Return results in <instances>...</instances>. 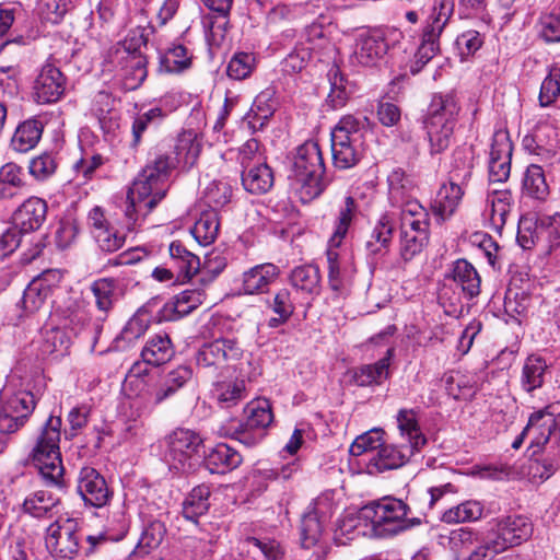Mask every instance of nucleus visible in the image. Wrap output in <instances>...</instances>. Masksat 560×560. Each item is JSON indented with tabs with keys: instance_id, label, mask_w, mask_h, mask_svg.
Returning a JSON list of instances; mask_svg holds the SVG:
<instances>
[{
	"instance_id": "14",
	"label": "nucleus",
	"mask_w": 560,
	"mask_h": 560,
	"mask_svg": "<svg viewBox=\"0 0 560 560\" xmlns=\"http://www.w3.org/2000/svg\"><path fill=\"white\" fill-rule=\"evenodd\" d=\"M77 490L86 505L102 508L110 499V491L105 478L93 467L81 468Z\"/></svg>"
},
{
	"instance_id": "6",
	"label": "nucleus",
	"mask_w": 560,
	"mask_h": 560,
	"mask_svg": "<svg viewBox=\"0 0 560 560\" xmlns=\"http://www.w3.org/2000/svg\"><path fill=\"white\" fill-rule=\"evenodd\" d=\"M325 164L322 151L316 141H306L301 144L293 161V175L304 194L315 198L324 190Z\"/></svg>"
},
{
	"instance_id": "50",
	"label": "nucleus",
	"mask_w": 560,
	"mask_h": 560,
	"mask_svg": "<svg viewBox=\"0 0 560 560\" xmlns=\"http://www.w3.org/2000/svg\"><path fill=\"white\" fill-rule=\"evenodd\" d=\"M524 192L535 199L542 200L549 194V187L542 168L539 165L530 164L523 179Z\"/></svg>"
},
{
	"instance_id": "60",
	"label": "nucleus",
	"mask_w": 560,
	"mask_h": 560,
	"mask_svg": "<svg viewBox=\"0 0 560 560\" xmlns=\"http://www.w3.org/2000/svg\"><path fill=\"white\" fill-rule=\"evenodd\" d=\"M256 67V58L250 52H236L228 65V75L234 80L248 78Z\"/></svg>"
},
{
	"instance_id": "59",
	"label": "nucleus",
	"mask_w": 560,
	"mask_h": 560,
	"mask_svg": "<svg viewBox=\"0 0 560 560\" xmlns=\"http://www.w3.org/2000/svg\"><path fill=\"white\" fill-rule=\"evenodd\" d=\"M383 433L381 429H373L359 435L350 445V454L352 456H361L372 452L373 455L383 445Z\"/></svg>"
},
{
	"instance_id": "9",
	"label": "nucleus",
	"mask_w": 560,
	"mask_h": 560,
	"mask_svg": "<svg viewBox=\"0 0 560 560\" xmlns=\"http://www.w3.org/2000/svg\"><path fill=\"white\" fill-rule=\"evenodd\" d=\"M166 445L165 460L171 468L185 471L191 467L189 460L199 453L202 439L191 430L177 429L166 438Z\"/></svg>"
},
{
	"instance_id": "40",
	"label": "nucleus",
	"mask_w": 560,
	"mask_h": 560,
	"mask_svg": "<svg viewBox=\"0 0 560 560\" xmlns=\"http://www.w3.org/2000/svg\"><path fill=\"white\" fill-rule=\"evenodd\" d=\"M219 214L214 209H208L201 212L195 222L191 234L195 240L203 246L212 244L219 233Z\"/></svg>"
},
{
	"instance_id": "53",
	"label": "nucleus",
	"mask_w": 560,
	"mask_h": 560,
	"mask_svg": "<svg viewBox=\"0 0 560 560\" xmlns=\"http://www.w3.org/2000/svg\"><path fill=\"white\" fill-rule=\"evenodd\" d=\"M511 194L509 191H494L488 198L490 206L489 219L494 229L504 226L511 208Z\"/></svg>"
},
{
	"instance_id": "44",
	"label": "nucleus",
	"mask_w": 560,
	"mask_h": 560,
	"mask_svg": "<svg viewBox=\"0 0 560 560\" xmlns=\"http://www.w3.org/2000/svg\"><path fill=\"white\" fill-rule=\"evenodd\" d=\"M213 396L222 408H230L246 398V387L243 380L219 382L214 385Z\"/></svg>"
},
{
	"instance_id": "21",
	"label": "nucleus",
	"mask_w": 560,
	"mask_h": 560,
	"mask_svg": "<svg viewBox=\"0 0 560 560\" xmlns=\"http://www.w3.org/2000/svg\"><path fill=\"white\" fill-rule=\"evenodd\" d=\"M279 276V267L271 262L256 265L243 273L242 284L244 293H265L269 285L273 283Z\"/></svg>"
},
{
	"instance_id": "3",
	"label": "nucleus",
	"mask_w": 560,
	"mask_h": 560,
	"mask_svg": "<svg viewBox=\"0 0 560 560\" xmlns=\"http://www.w3.org/2000/svg\"><path fill=\"white\" fill-rule=\"evenodd\" d=\"M61 418L50 416L32 451V462L48 486L60 487L63 480V466L60 454Z\"/></svg>"
},
{
	"instance_id": "13",
	"label": "nucleus",
	"mask_w": 560,
	"mask_h": 560,
	"mask_svg": "<svg viewBox=\"0 0 560 560\" xmlns=\"http://www.w3.org/2000/svg\"><path fill=\"white\" fill-rule=\"evenodd\" d=\"M332 514V504L327 497H318L310 503L301 521L302 545L310 548L318 540L323 524Z\"/></svg>"
},
{
	"instance_id": "49",
	"label": "nucleus",
	"mask_w": 560,
	"mask_h": 560,
	"mask_svg": "<svg viewBox=\"0 0 560 560\" xmlns=\"http://www.w3.org/2000/svg\"><path fill=\"white\" fill-rule=\"evenodd\" d=\"M328 79L330 91L327 102L334 109L341 108L347 104L352 93V88L336 67L329 70Z\"/></svg>"
},
{
	"instance_id": "57",
	"label": "nucleus",
	"mask_w": 560,
	"mask_h": 560,
	"mask_svg": "<svg viewBox=\"0 0 560 560\" xmlns=\"http://www.w3.org/2000/svg\"><path fill=\"white\" fill-rule=\"evenodd\" d=\"M552 431L547 442L548 453L534 460V467L544 468L545 475H550V477L560 467V431Z\"/></svg>"
},
{
	"instance_id": "11",
	"label": "nucleus",
	"mask_w": 560,
	"mask_h": 560,
	"mask_svg": "<svg viewBox=\"0 0 560 560\" xmlns=\"http://www.w3.org/2000/svg\"><path fill=\"white\" fill-rule=\"evenodd\" d=\"M246 420L235 430V438L246 444L255 445L271 424L273 416L270 402L267 399H257L247 404L245 408Z\"/></svg>"
},
{
	"instance_id": "22",
	"label": "nucleus",
	"mask_w": 560,
	"mask_h": 560,
	"mask_svg": "<svg viewBox=\"0 0 560 560\" xmlns=\"http://www.w3.org/2000/svg\"><path fill=\"white\" fill-rule=\"evenodd\" d=\"M276 92L268 88L261 91L254 100L249 112L246 115L248 127L253 131L261 130L272 117L277 108Z\"/></svg>"
},
{
	"instance_id": "10",
	"label": "nucleus",
	"mask_w": 560,
	"mask_h": 560,
	"mask_svg": "<svg viewBox=\"0 0 560 560\" xmlns=\"http://www.w3.org/2000/svg\"><path fill=\"white\" fill-rule=\"evenodd\" d=\"M243 357V349L235 339L219 338L205 343L196 354L197 365L205 370L221 371L232 366Z\"/></svg>"
},
{
	"instance_id": "46",
	"label": "nucleus",
	"mask_w": 560,
	"mask_h": 560,
	"mask_svg": "<svg viewBox=\"0 0 560 560\" xmlns=\"http://www.w3.org/2000/svg\"><path fill=\"white\" fill-rule=\"evenodd\" d=\"M357 209L355 200L351 196L346 197L343 206L339 209L335 231L328 242L330 247L340 246L357 213Z\"/></svg>"
},
{
	"instance_id": "19",
	"label": "nucleus",
	"mask_w": 560,
	"mask_h": 560,
	"mask_svg": "<svg viewBox=\"0 0 560 560\" xmlns=\"http://www.w3.org/2000/svg\"><path fill=\"white\" fill-rule=\"evenodd\" d=\"M47 205L38 197L25 200L13 213V224L20 232L27 234L42 226L46 220Z\"/></svg>"
},
{
	"instance_id": "43",
	"label": "nucleus",
	"mask_w": 560,
	"mask_h": 560,
	"mask_svg": "<svg viewBox=\"0 0 560 560\" xmlns=\"http://www.w3.org/2000/svg\"><path fill=\"white\" fill-rule=\"evenodd\" d=\"M210 489L208 486L200 485L195 487L183 503V516L197 523L199 516L203 515L209 509Z\"/></svg>"
},
{
	"instance_id": "42",
	"label": "nucleus",
	"mask_w": 560,
	"mask_h": 560,
	"mask_svg": "<svg viewBox=\"0 0 560 560\" xmlns=\"http://www.w3.org/2000/svg\"><path fill=\"white\" fill-rule=\"evenodd\" d=\"M168 252L171 259L184 278H190L200 270L199 257L186 249L179 241L172 242Z\"/></svg>"
},
{
	"instance_id": "30",
	"label": "nucleus",
	"mask_w": 560,
	"mask_h": 560,
	"mask_svg": "<svg viewBox=\"0 0 560 560\" xmlns=\"http://www.w3.org/2000/svg\"><path fill=\"white\" fill-rule=\"evenodd\" d=\"M273 173L266 162L242 171V184L250 194L261 195L273 186Z\"/></svg>"
},
{
	"instance_id": "29",
	"label": "nucleus",
	"mask_w": 560,
	"mask_h": 560,
	"mask_svg": "<svg viewBox=\"0 0 560 560\" xmlns=\"http://www.w3.org/2000/svg\"><path fill=\"white\" fill-rule=\"evenodd\" d=\"M464 184L450 176V182L439 189L434 209L441 220H445L454 213L464 195L462 187Z\"/></svg>"
},
{
	"instance_id": "27",
	"label": "nucleus",
	"mask_w": 560,
	"mask_h": 560,
	"mask_svg": "<svg viewBox=\"0 0 560 560\" xmlns=\"http://www.w3.org/2000/svg\"><path fill=\"white\" fill-rule=\"evenodd\" d=\"M175 353L173 343L166 332L150 337L141 350V359L150 366H159L168 362Z\"/></svg>"
},
{
	"instance_id": "25",
	"label": "nucleus",
	"mask_w": 560,
	"mask_h": 560,
	"mask_svg": "<svg viewBox=\"0 0 560 560\" xmlns=\"http://www.w3.org/2000/svg\"><path fill=\"white\" fill-rule=\"evenodd\" d=\"M243 458L241 454L225 443L217 444L206 456L205 465L212 474H225L237 468Z\"/></svg>"
},
{
	"instance_id": "23",
	"label": "nucleus",
	"mask_w": 560,
	"mask_h": 560,
	"mask_svg": "<svg viewBox=\"0 0 560 560\" xmlns=\"http://www.w3.org/2000/svg\"><path fill=\"white\" fill-rule=\"evenodd\" d=\"M450 278L459 288L465 299L470 300L480 293L481 279L476 268L466 259L454 262Z\"/></svg>"
},
{
	"instance_id": "5",
	"label": "nucleus",
	"mask_w": 560,
	"mask_h": 560,
	"mask_svg": "<svg viewBox=\"0 0 560 560\" xmlns=\"http://www.w3.org/2000/svg\"><path fill=\"white\" fill-rule=\"evenodd\" d=\"M368 122L366 117L347 115L332 129L331 154L337 168H351L361 160Z\"/></svg>"
},
{
	"instance_id": "45",
	"label": "nucleus",
	"mask_w": 560,
	"mask_h": 560,
	"mask_svg": "<svg viewBox=\"0 0 560 560\" xmlns=\"http://www.w3.org/2000/svg\"><path fill=\"white\" fill-rule=\"evenodd\" d=\"M71 343V336L59 325L46 328L43 332L42 352L61 357L67 353Z\"/></svg>"
},
{
	"instance_id": "55",
	"label": "nucleus",
	"mask_w": 560,
	"mask_h": 560,
	"mask_svg": "<svg viewBox=\"0 0 560 560\" xmlns=\"http://www.w3.org/2000/svg\"><path fill=\"white\" fill-rule=\"evenodd\" d=\"M454 12V0H434L432 12L424 30L442 34Z\"/></svg>"
},
{
	"instance_id": "39",
	"label": "nucleus",
	"mask_w": 560,
	"mask_h": 560,
	"mask_svg": "<svg viewBox=\"0 0 560 560\" xmlns=\"http://www.w3.org/2000/svg\"><path fill=\"white\" fill-rule=\"evenodd\" d=\"M394 229L395 223L392 215L388 213L382 214L365 244L370 254H381L388 248Z\"/></svg>"
},
{
	"instance_id": "47",
	"label": "nucleus",
	"mask_w": 560,
	"mask_h": 560,
	"mask_svg": "<svg viewBox=\"0 0 560 560\" xmlns=\"http://www.w3.org/2000/svg\"><path fill=\"white\" fill-rule=\"evenodd\" d=\"M201 151V144L197 138L196 132L192 130H185L178 135L176 144H175V153L178 162L187 166H192Z\"/></svg>"
},
{
	"instance_id": "7",
	"label": "nucleus",
	"mask_w": 560,
	"mask_h": 560,
	"mask_svg": "<svg viewBox=\"0 0 560 560\" xmlns=\"http://www.w3.org/2000/svg\"><path fill=\"white\" fill-rule=\"evenodd\" d=\"M533 535V523L524 515H505L490 522L487 530V546L493 553L527 541Z\"/></svg>"
},
{
	"instance_id": "2",
	"label": "nucleus",
	"mask_w": 560,
	"mask_h": 560,
	"mask_svg": "<svg viewBox=\"0 0 560 560\" xmlns=\"http://www.w3.org/2000/svg\"><path fill=\"white\" fill-rule=\"evenodd\" d=\"M459 110L453 93H438L432 96L423 120L431 155L441 154L450 148Z\"/></svg>"
},
{
	"instance_id": "12",
	"label": "nucleus",
	"mask_w": 560,
	"mask_h": 560,
	"mask_svg": "<svg viewBox=\"0 0 560 560\" xmlns=\"http://www.w3.org/2000/svg\"><path fill=\"white\" fill-rule=\"evenodd\" d=\"M67 79L55 65L46 62L33 85V98L38 104L59 101L66 91Z\"/></svg>"
},
{
	"instance_id": "35",
	"label": "nucleus",
	"mask_w": 560,
	"mask_h": 560,
	"mask_svg": "<svg viewBox=\"0 0 560 560\" xmlns=\"http://www.w3.org/2000/svg\"><path fill=\"white\" fill-rule=\"evenodd\" d=\"M547 369V362L542 357L537 354L528 355L522 369V388L527 393H533L540 388L545 383Z\"/></svg>"
},
{
	"instance_id": "36",
	"label": "nucleus",
	"mask_w": 560,
	"mask_h": 560,
	"mask_svg": "<svg viewBox=\"0 0 560 560\" xmlns=\"http://www.w3.org/2000/svg\"><path fill=\"white\" fill-rule=\"evenodd\" d=\"M117 281L112 278H101L91 284V292L95 299V305L97 311L102 313L101 319L107 316L114 303L117 301Z\"/></svg>"
},
{
	"instance_id": "33",
	"label": "nucleus",
	"mask_w": 560,
	"mask_h": 560,
	"mask_svg": "<svg viewBox=\"0 0 560 560\" xmlns=\"http://www.w3.org/2000/svg\"><path fill=\"white\" fill-rule=\"evenodd\" d=\"M58 504L59 499L51 492L39 490L25 498L22 509L36 518L52 517Z\"/></svg>"
},
{
	"instance_id": "32",
	"label": "nucleus",
	"mask_w": 560,
	"mask_h": 560,
	"mask_svg": "<svg viewBox=\"0 0 560 560\" xmlns=\"http://www.w3.org/2000/svg\"><path fill=\"white\" fill-rule=\"evenodd\" d=\"M290 283L298 291L308 295H318L322 289V276L319 268L315 265H303L295 267L289 277Z\"/></svg>"
},
{
	"instance_id": "64",
	"label": "nucleus",
	"mask_w": 560,
	"mask_h": 560,
	"mask_svg": "<svg viewBox=\"0 0 560 560\" xmlns=\"http://www.w3.org/2000/svg\"><path fill=\"white\" fill-rule=\"evenodd\" d=\"M540 223L548 231V255L560 260V213L542 217Z\"/></svg>"
},
{
	"instance_id": "52",
	"label": "nucleus",
	"mask_w": 560,
	"mask_h": 560,
	"mask_svg": "<svg viewBox=\"0 0 560 560\" xmlns=\"http://www.w3.org/2000/svg\"><path fill=\"white\" fill-rule=\"evenodd\" d=\"M474 161V151L470 147L457 148L453 153V164L450 176L460 183L468 182L471 177Z\"/></svg>"
},
{
	"instance_id": "41",
	"label": "nucleus",
	"mask_w": 560,
	"mask_h": 560,
	"mask_svg": "<svg viewBox=\"0 0 560 560\" xmlns=\"http://www.w3.org/2000/svg\"><path fill=\"white\" fill-rule=\"evenodd\" d=\"M397 423L401 438L408 445L419 451L427 443L412 409H400L397 413Z\"/></svg>"
},
{
	"instance_id": "8",
	"label": "nucleus",
	"mask_w": 560,
	"mask_h": 560,
	"mask_svg": "<svg viewBox=\"0 0 560 560\" xmlns=\"http://www.w3.org/2000/svg\"><path fill=\"white\" fill-rule=\"evenodd\" d=\"M46 547L57 559L71 560L80 548L78 523L73 518L58 520L47 528Z\"/></svg>"
},
{
	"instance_id": "56",
	"label": "nucleus",
	"mask_w": 560,
	"mask_h": 560,
	"mask_svg": "<svg viewBox=\"0 0 560 560\" xmlns=\"http://www.w3.org/2000/svg\"><path fill=\"white\" fill-rule=\"evenodd\" d=\"M336 248L337 247H330L328 244L326 253L328 264V284L332 291L340 293L346 289L348 278L341 266L339 254Z\"/></svg>"
},
{
	"instance_id": "17",
	"label": "nucleus",
	"mask_w": 560,
	"mask_h": 560,
	"mask_svg": "<svg viewBox=\"0 0 560 560\" xmlns=\"http://www.w3.org/2000/svg\"><path fill=\"white\" fill-rule=\"evenodd\" d=\"M59 278L58 271L48 270L28 283L21 300V307L26 314H33L44 306Z\"/></svg>"
},
{
	"instance_id": "4",
	"label": "nucleus",
	"mask_w": 560,
	"mask_h": 560,
	"mask_svg": "<svg viewBox=\"0 0 560 560\" xmlns=\"http://www.w3.org/2000/svg\"><path fill=\"white\" fill-rule=\"evenodd\" d=\"M410 508L398 499H384L365 505L360 516L371 525V535L378 538L394 536L421 523L409 517Z\"/></svg>"
},
{
	"instance_id": "34",
	"label": "nucleus",
	"mask_w": 560,
	"mask_h": 560,
	"mask_svg": "<svg viewBox=\"0 0 560 560\" xmlns=\"http://www.w3.org/2000/svg\"><path fill=\"white\" fill-rule=\"evenodd\" d=\"M44 125L37 119H27L20 124L12 137L14 151L27 152L36 147L43 135Z\"/></svg>"
},
{
	"instance_id": "61",
	"label": "nucleus",
	"mask_w": 560,
	"mask_h": 560,
	"mask_svg": "<svg viewBox=\"0 0 560 560\" xmlns=\"http://www.w3.org/2000/svg\"><path fill=\"white\" fill-rule=\"evenodd\" d=\"M270 307L278 317L271 318L269 320V326L278 327L280 324L285 323L294 312V304L291 300L290 291L288 289L279 290L273 296Z\"/></svg>"
},
{
	"instance_id": "58",
	"label": "nucleus",
	"mask_w": 560,
	"mask_h": 560,
	"mask_svg": "<svg viewBox=\"0 0 560 560\" xmlns=\"http://www.w3.org/2000/svg\"><path fill=\"white\" fill-rule=\"evenodd\" d=\"M151 324V316L144 308H140L136 314L127 322L120 332L122 340L132 342L143 336Z\"/></svg>"
},
{
	"instance_id": "48",
	"label": "nucleus",
	"mask_w": 560,
	"mask_h": 560,
	"mask_svg": "<svg viewBox=\"0 0 560 560\" xmlns=\"http://www.w3.org/2000/svg\"><path fill=\"white\" fill-rule=\"evenodd\" d=\"M192 55L182 44H174L161 56V70L168 73H177L191 65Z\"/></svg>"
},
{
	"instance_id": "51",
	"label": "nucleus",
	"mask_w": 560,
	"mask_h": 560,
	"mask_svg": "<svg viewBox=\"0 0 560 560\" xmlns=\"http://www.w3.org/2000/svg\"><path fill=\"white\" fill-rule=\"evenodd\" d=\"M482 512L483 506L480 502L468 500L445 511L442 521L445 523L474 522L481 517Z\"/></svg>"
},
{
	"instance_id": "63",
	"label": "nucleus",
	"mask_w": 560,
	"mask_h": 560,
	"mask_svg": "<svg viewBox=\"0 0 560 560\" xmlns=\"http://www.w3.org/2000/svg\"><path fill=\"white\" fill-rule=\"evenodd\" d=\"M560 95V66L550 69L540 86L539 102L542 106H548Z\"/></svg>"
},
{
	"instance_id": "31",
	"label": "nucleus",
	"mask_w": 560,
	"mask_h": 560,
	"mask_svg": "<svg viewBox=\"0 0 560 560\" xmlns=\"http://www.w3.org/2000/svg\"><path fill=\"white\" fill-rule=\"evenodd\" d=\"M2 408L5 412L23 416L28 419L33 413L36 406V396L26 389H20L18 392H11L9 387H5L1 392Z\"/></svg>"
},
{
	"instance_id": "62",
	"label": "nucleus",
	"mask_w": 560,
	"mask_h": 560,
	"mask_svg": "<svg viewBox=\"0 0 560 560\" xmlns=\"http://www.w3.org/2000/svg\"><path fill=\"white\" fill-rule=\"evenodd\" d=\"M69 10L67 0H40L38 3V14L43 22L59 24Z\"/></svg>"
},
{
	"instance_id": "16",
	"label": "nucleus",
	"mask_w": 560,
	"mask_h": 560,
	"mask_svg": "<svg viewBox=\"0 0 560 560\" xmlns=\"http://www.w3.org/2000/svg\"><path fill=\"white\" fill-rule=\"evenodd\" d=\"M512 142L506 131L494 132L489 161V179L493 183L505 182L510 176Z\"/></svg>"
},
{
	"instance_id": "20",
	"label": "nucleus",
	"mask_w": 560,
	"mask_h": 560,
	"mask_svg": "<svg viewBox=\"0 0 560 560\" xmlns=\"http://www.w3.org/2000/svg\"><path fill=\"white\" fill-rule=\"evenodd\" d=\"M418 450L401 443L400 445H382L369 459V467L376 471L396 469L405 465Z\"/></svg>"
},
{
	"instance_id": "15",
	"label": "nucleus",
	"mask_w": 560,
	"mask_h": 560,
	"mask_svg": "<svg viewBox=\"0 0 560 560\" xmlns=\"http://www.w3.org/2000/svg\"><path fill=\"white\" fill-rule=\"evenodd\" d=\"M556 418L552 412L539 410L529 417L527 425L522 433L514 440L512 447L518 450L525 439L529 440V447L540 450L547 445L550 434L556 430Z\"/></svg>"
},
{
	"instance_id": "18",
	"label": "nucleus",
	"mask_w": 560,
	"mask_h": 560,
	"mask_svg": "<svg viewBox=\"0 0 560 560\" xmlns=\"http://www.w3.org/2000/svg\"><path fill=\"white\" fill-rule=\"evenodd\" d=\"M388 50V44L381 31L362 33L355 40L352 58L362 66H375L384 58Z\"/></svg>"
},
{
	"instance_id": "38",
	"label": "nucleus",
	"mask_w": 560,
	"mask_h": 560,
	"mask_svg": "<svg viewBox=\"0 0 560 560\" xmlns=\"http://www.w3.org/2000/svg\"><path fill=\"white\" fill-rule=\"evenodd\" d=\"M394 354V349L389 348L386 355L380 359L374 364L361 366L354 374V381L359 386H370L380 384L389 375V362Z\"/></svg>"
},
{
	"instance_id": "28",
	"label": "nucleus",
	"mask_w": 560,
	"mask_h": 560,
	"mask_svg": "<svg viewBox=\"0 0 560 560\" xmlns=\"http://www.w3.org/2000/svg\"><path fill=\"white\" fill-rule=\"evenodd\" d=\"M429 213L417 201L407 200L401 206L400 231L429 235Z\"/></svg>"
},
{
	"instance_id": "24",
	"label": "nucleus",
	"mask_w": 560,
	"mask_h": 560,
	"mask_svg": "<svg viewBox=\"0 0 560 560\" xmlns=\"http://www.w3.org/2000/svg\"><path fill=\"white\" fill-rule=\"evenodd\" d=\"M58 325L73 335L79 334L89 323V312L83 301L70 300L55 312Z\"/></svg>"
},
{
	"instance_id": "1",
	"label": "nucleus",
	"mask_w": 560,
	"mask_h": 560,
	"mask_svg": "<svg viewBox=\"0 0 560 560\" xmlns=\"http://www.w3.org/2000/svg\"><path fill=\"white\" fill-rule=\"evenodd\" d=\"M172 167L167 155H159L139 173L127 194L126 228L133 231L140 217H145L165 197Z\"/></svg>"
},
{
	"instance_id": "37",
	"label": "nucleus",
	"mask_w": 560,
	"mask_h": 560,
	"mask_svg": "<svg viewBox=\"0 0 560 560\" xmlns=\"http://www.w3.org/2000/svg\"><path fill=\"white\" fill-rule=\"evenodd\" d=\"M207 295L202 290H185L174 298L172 303L165 304L166 312H173L174 315H165L167 319H175L185 316L206 302Z\"/></svg>"
},
{
	"instance_id": "54",
	"label": "nucleus",
	"mask_w": 560,
	"mask_h": 560,
	"mask_svg": "<svg viewBox=\"0 0 560 560\" xmlns=\"http://www.w3.org/2000/svg\"><path fill=\"white\" fill-rule=\"evenodd\" d=\"M440 34L423 30L422 42L413 56L411 72L418 73L439 51Z\"/></svg>"
},
{
	"instance_id": "26",
	"label": "nucleus",
	"mask_w": 560,
	"mask_h": 560,
	"mask_svg": "<svg viewBox=\"0 0 560 560\" xmlns=\"http://www.w3.org/2000/svg\"><path fill=\"white\" fill-rule=\"evenodd\" d=\"M192 370L187 365H178L168 371L160 381L159 385L152 393L155 404L168 399L175 395L191 378Z\"/></svg>"
}]
</instances>
